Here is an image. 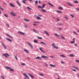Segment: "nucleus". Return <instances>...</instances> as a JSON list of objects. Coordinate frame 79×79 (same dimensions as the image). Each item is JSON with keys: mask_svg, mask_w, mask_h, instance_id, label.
Returning <instances> with one entry per match:
<instances>
[{"mask_svg": "<svg viewBox=\"0 0 79 79\" xmlns=\"http://www.w3.org/2000/svg\"><path fill=\"white\" fill-rule=\"evenodd\" d=\"M45 4H44L43 5V6H38V7L39 8H41V9H43V8H45Z\"/></svg>", "mask_w": 79, "mask_h": 79, "instance_id": "f257e3e1", "label": "nucleus"}, {"mask_svg": "<svg viewBox=\"0 0 79 79\" xmlns=\"http://www.w3.org/2000/svg\"><path fill=\"white\" fill-rule=\"evenodd\" d=\"M52 46L53 47V48H56V49H58V47L55 46V44L54 43L52 44Z\"/></svg>", "mask_w": 79, "mask_h": 79, "instance_id": "f03ea898", "label": "nucleus"}, {"mask_svg": "<svg viewBox=\"0 0 79 79\" xmlns=\"http://www.w3.org/2000/svg\"><path fill=\"white\" fill-rule=\"evenodd\" d=\"M3 56H4L6 58H8V56H10V55L8 54L7 53H5L3 55Z\"/></svg>", "mask_w": 79, "mask_h": 79, "instance_id": "7ed1b4c3", "label": "nucleus"}, {"mask_svg": "<svg viewBox=\"0 0 79 79\" xmlns=\"http://www.w3.org/2000/svg\"><path fill=\"white\" fill-rule=\"evenodd\" d=\"M10 14H11V15H12V16H16V14H15V13H14V12H10Z\"/></svg>", "mask_w": 79, "mask_h": 79, "instance_id": "20e7f679", "label": "nucleus"}, {"mask_svg": "<svg viewBox=\"0 0 79 79\" xmlns=\"http://www.w3.org/2000/svg\"><path fill=\"white\" fill-rule=\"evenodd\" d=\"M27 44L28 45H29V46H30V47H31L32 49H33V46L31 43H27Z\"/></svg>", "mask_w": 79, "mask_h": 79, "instance_id": "39448f33", "label": "nucleus"}, {"mask_svg": "<svg viewBox=\"0 0 79 79\" xmlns=\"http://www.w3.org/2000/svg\"><path fill=\"white\" fill-rule=\"evenodd\" d=\"M48 4L51 6H52V7H55V6H54L52 4V3L48 2Z\"/></svg>", "mask_w": 79, "mask_h": 79, "instance_id": "423d86ee", "label": "nucleus"}, {"mask_svg": "<svg viewBox=\"0 0 79 79\" xmlns=\"http://www.w3.org/2000/svg\"><path fill=\"white\" fill-rule=\"evenodd\" d=\"M18 32L19 34H21L22 35H25V34H24V33L21 31H18Z\"/></svg>", "mask_w": 79, "mask_h": 79, "instance_id": "0eeeda50", "label": "nucleus"}, {"mask_svg": "<svg viewBox=\"0 0 79 79\" xmlns=\"http://www.w3.org/2000/svg\"><path fill=\"white\" fill-rule=\"evenodd\" d=\"M35 59H37L38 60H42V58L39 56H37L35 58Z\"/></svg>", "mask_w": 79, "mask_h": 79, "instance_id": "6e6552de", "label": "nucleus"}, {"mask_svg": "<svg viewBox=\"0 0 79 79\" xmlns=\"http://www.w3.org/2000/svg\"><path fill=\"white\" fill-rule=\"evenodd\" d=\"M24 75L26 78H27V79H29V77L27 75V74L26 73H24Z\"/></svg>", "mask_w": 79, "mask_h": 79, "instance_id": "1a4fd4ad", "label": "nucleus"}, {"mask_svg": "<svg viewBox=\"0 0 79 79\" xmlns=\"http://www.w3.org/2000/svg\"><path fill=\"white\" fill-rule=\"evenodd\" d=\"M10 6H11V7H15V5H14L12 3H10Z\"/></svg>", "mask_w": 79, "mask_h": 79, "instance_id": "9d476101", "label": "nucleus"}, {"mask_svg": "<svg viewBox=\"0 0 79 79\" xmlns=\"http://www.w3.org/2000/svg\"><path fill=\"white\" fill-rule=\"evenodd\" d=\"M36 19H38V20H42V19L41 18H40L39 16L36 17Z\"/></svg>", "mask_w": 79, "mask_h": 79, "instance_id": "9b49d317", "label": "nucleus"}, {"mask_svg": "<svg viewBox=\"0 0 79 79\" xmlns=\"http://www.w3.org/2000/svg\"><path fill=\"white\" fill-rule=\"evenodd\" d=\"M33 31L34 32H35V33H39V31L35 29H33Z\"/></svg>", "mask_w": 79, "mask_h": 79, "instance_id": "f8f14e48", "label": "nucleus"}, {"mask_svg": "<svg viewBox=\"0 0 79 79\" xmlns=\"http://www.w3.org/2000/svg\"><path fill=\"white\" fill-rule=\"evenodd\" d=\"M2 46H3V47H4V48L5 49H6V47L5 46V44H4V43H2Z\"/></svg>", "mask_w": 79, "mask_h": 79, "instance_id": "ddd939ff", "label": "nucleus"}, {"mask_svg": "<svg viewBox=\"0 0 79 79\" xmlns=\"http://www.w3.org/2000/svg\"><path fill=\"white\" fill-rule=\"evenodd\" d=\"M60 57H64V58H66V56H64V55H60Z\"/></svg>", "mask_w": 79, "mask_h": 79, "instance_id": "4468645a", "label": "nucleus"}, {"mask_svg": "<svg viewBox=\"0 0 79 79\" xmlns=\"http://www.w3.org/2000/svg\"><path fill=\"white\" fill-rule=\"evenodd\" d=\"M44 33H45V34H47V35H48V36H49V34H48V32H47V31H44Z\"/></svg>", "mask_w": 79, "mask_h": 79, "instance_id": "2eb2a0df", "label": "nucleus"}, {"mask_svg": "<svg viewBox=\"0 0 79 79\" xmlns=\"http://www.w3.org/2000/svg\"><path fill=\"white\" fill-rule=\"evenodd\" d=\"M39 49H40V51H41V52H42L43 53H45V52L42 50V48H39Z\"/></svg>", "mask_w": 79, "mask_h": 79, "instance_id": "dca6fc26", "label": "nucleus"}, {"mask_svg": "<svg viewBox=\"0 0 79 79\" xmlns=\"http://www.w3.org/2000/svg\"><path fill=\"white\" fill-rule=\"evenodd\" d=\"M28 75L30 76L31 77L32 79H34V76H33L31 74L29 73H28Z\"/></svg>", "mask_w": 79, "mask_h": 79, "instance_id": "f3484780", "label": "nucleus"}, {"mask_svg": "<svg viewBox=\"0 0 79 79\" xmlns=\"http://www.w3.org/2000/svg\"><path fill=\"white\" fill-rule=\"evenodd\" d=\"M34 42L36 44H37V43H38V40H34Z\"/></svg>", "mask_w": 79, "mask_h": 79, "instance_id": "a211bd4d", "label": "nucleus"}, {"mask_svg": "<svg viewBox=\"0 0 79 79\" xmlns=\"http://www.w3.org/2000/svg\"><path fill=\"white\" fill-rule=\"evenodd\" d=\"M24 51L26 52V53H29V51L27 49H24Z\"/></svg>", "mask_w": 79, "mask_h": 79, "instance_id": "6ab92c4d", "label": "nucleus"}, {"mask_svg": "<svg viewBox=\"0 0 79 79\" xmlns=\"http://www.w3.org/2000/svg\"><path fill=\"white\" fill-rule=\"evenodd\" d=\"M16 2L17 3V4L19 5V6H21V4H20V3H19V2L18 1H17Z\"/></svg>", "mask_w": 79, "mask_h": 79, "instance_id": "aec40b11", "label": "nucleus"}, {"mask_svg": "<svg viewBox=\"0 0 79 79\" xmlns=\"http://www.w3.org/2000/svg\"><path fill=\"white\" fill-rule=\"evenodd\" d=\"M50 66H52V67H56V65H54L53 64H50Z\"/></svg>", "mask_w": 79, "mask_h": 79, "instance_id": "412c9836", "label": "nucleus"}, {"mask_svg": "<svg viewBox=\"0 0 79 79\" xmlns=\"http://www.w3.org/2000/svg\"><path fill=\"white\" fill-rule=\"evenodd\" d=\"M6 39H7L8 40H9V41H10V42H12V40L9 38H6Z\"/></svg>", "mask_w": 79, "mask_h": 79, "instance_id": "4be33fe9", "label": "nucleus"}, {"mask_svg": "<svg viewBox=\"0 0 79 79\" xmlns=\"http://www.w3.org/2000/svg\"><path fill=\"white\" fill-rule=\"evenodd\" d=\"M27 0H23L22 2L23 3H24L25 4H26V3L25 1H27Z\"/></svg>", "mask_w": 79, "mask_h": 79, "instance_id": "5701e85b", "label": "nucleus"}, {"mask_svg": "<svg viewBox=\"0 0 79 79\" xmlns=\"http://www.w3.org/2000/svg\"><path fill=\"white\" fill-rule=\"evenodd\" d=\"M73 3H79V2L77 1H74Z\"/></svg>", "mask_w": 79, "mask_h": 79, "instance_id": "b1692460", "label": "nucleus"}, {"mask_svg": "<svg viewBox=\"0 0 79 79\" xmlns=\"http://www.w3.org/2000/svg\"><path fill=\"white\" fill-rule=\"evenodd\" d=\"M41 10L43 11V12H47V11L44 9H41Z\"/></svg>", "mask_w": 79, "mask_h": 79, "instance_id": "393cba45", "label": "nucleus"}, {"mask_svg": "<svg viewBox=\"0 0 79 79\" xmlns=\"http://www.w3.org/2000/svg\"><path fill=\"white\" fill-rule=\"evenodd\" d=\"M6 35L8 37H10V38L12 37V36L10 35H8V34H6Z\"/></svg>", "mask_w": 79, "mask_h": 79, "instance_id": "a878e982", "label": "nucleus"}, {"mask_svg": "<svg viewBox=\"0 0 79 79\" xmlns=\"http://www.w3.org/2000/svg\"><path fill=\"white\" fill-rule=\"evenodd\" d=\"M40 43L42 44H44V45H46V44L43 42H41Z\"/></svg>", "mask_w": 79, "mask_h": 79, "instance_id": "bb28decb", "label": "nucleus"}, {"mask_svg": "<svg viewBox=\"0 0 79 79\" xmlns=\"http://www.w3.org/2000/svg\"><path fill=\"white\" fill-rule=\"evenodd\" d=\"M24 21H26L27 22H29V20H27V19H24Z\"/></svg>", "mask_w": 79, "mask_h": 79, "instance_id": "cd10ccee", "label": "nucleus"}, {"mask_svg": "<svg viewBox=\"0 0 79 79\" xmlns=\"http://www.w3.org/2000/svg\"><path fill=\"white\" fill-rule=\"evenodd\" d=\"M27 8H28V10H32V9H31V8H30L29 7V6H27Z\"/></svg>", "mask_w": 79, "mask_h": 79, "instance_id": "c85d7f7f", "label": "nucleus"}, {"mask_svg": "<svg viewBox=\"0 0 79 79\" xmlns=\"http://www.w3.org/2000/svg\"><path fill=\"white\" fill-rule=\"evenodd\" d=\"M73 33L74 34H76V35H78V34L77 33V32H76V31H74L73 32Z\"/></svg>", "mask_w": 79, "mask_h": 79, "instance_id": "c756f323", "label": "nucleus"}, {"mask_svg": "<svg viewBox=\"0 0 79 79\" xmlns=\"http://www.w3.org/2000/svg\"><path fill=\"white\" fill-rule=\"evenodd\" d=\"M67 4H68V5H70V6H73L72 5H71V4H70V3L69 2H67Z\"/></svg>", "mask_w": 79, "mask_h": 79, "instance_id": "7c9ffc66", "label": "nucleus"}, {"mask_svg": "<svg viewBox=\"0 0 79 79\" xmlns=\"http://www.w3.org/2000/svg\"><path fill=\"white\" fill-rule=\"evenodd\" d=\"M59 10H63V8L61 7H59Z\"/></svg>", "mask_w": 79, "mask_h": 79, "instance_id": "2f4dec72", "label": "nucleus"}, {"mask_svg": "<svg viewBox=\"0 0 79 79\" xmlns=\"http://www.w3.org/2000/svg\"><path fill=\"white\" fill-rule=\"evenodd\" d=\"M60 37H61L62 39H64V40L65 39V38H64V36H62V35H61Z\"/></svg>", "mask_w": 79, "mask_h": 79, "instance_id": "473e14b6", "label": "nucleus"}, {"mask_svg": "<svg viewBox=\"0 0 79 79\" xmlns=\"http://www.w3.org/2000/svg\"><path fill=\"white\" fill-rule=\"evenodd\" d=\"M4 16L6 18H8V15H7L6 14H5Z\"/></svg>", "mask_w": 79, "mask_h": 79, "instance_id": "72a5a7b5", "label": "nucleus"}, {"mask_svg": "<svg viewBox=\"0 0 79 79\" xmlns=\"http://www.w3.org/2000/svg\"><path fill=\"white\" fill-rule=\"evenodd\" d=\"M70 56H73V57H74L75 56L73 54H70Z\"/></svg>", "mask_w": 79, "mask_h": 79, "instance_id": "f704fd0d", "label": "nucleus"}, {"mask_svg": "<svg viewBox=\"0 0 79 79\" xmlns=\"http://www.w3.org/2000/svg\"><path fill=\"white\" fill-rule=\"evenodd\" d=\"M73 68H75V69H78V68H77V67H75L74 66H73Z\"/></svg>", "mask_w": 79, "mask_h": 79, "instance_id": "c9c22d12", "label": "nucleus"}, {"mask_svg": "<svg viewBox=\"0 0 79 79\" xmlns=\"http://www.w3.org/2000/svg\"><path fill=\"white\" fill-rule=\"evenodd\" d=\"M5 68H6V69H10V67H7V66H6Z\"/></svg>", "mask_w": 79, "mask_h": 79, "instance_id": "e433bc0d", "label": "nucleus"}, {"mask_svg": "<svg viewBox=\"0 0 79 79\" xmlns=\"http://www.w3.org/2000/svg\"><path fill=\"white\" fill-rule=\"evenodd\" d=\"M54 35H56V36H59V35H58L56 33H55Z\"/></svg>", "mask_w": 79, "mask_h": 79, "instance_id": "4c0bfd02", "label": "nucleus"}, {"mask_svg": "<svg viewBox=\"0 0 79 79\" xmlns=\"http://www.w3.org/2000/svg\"><path fill=\"white\" fill-rule=\"evenodd\" d=\"M45 56H42L41 58H45Z\"/></svg>", "mask_w": 79, "mask_h": 79, "instance_id": "58836bf2", "label": "nucleus"}, {"mask_svg": "<svg viewBox=\"0 0 79 79\" xmlns=\"http://www.w3.org/2000/svg\"><path fill=\"white\" fill-rule=\"evenodd\" d=\"M56 11H57V12H58V13H61V12L60 11H59L58 10H56Z\"/></svg>", "mask_w": 79, "mask_h": 79, "instance_id": "ea45409f", "label": "nucleus"}, {"mask_svg": "<svg viewBox=\"0 0 79 79\" xmlns=\"http://www.w3.org/2000/svg\"><path fill=\"white\" fill-rule=\"evenodd\" d=\"M74 42H75V41H71V44H73V43H74Z\"/></svg>", "mask_w": 79, "mask_h": 79, "instance_id": "a19ab883", "label": "nucleus"}, {"mask_svg": "<svg viewBox=\"0 0 79 79\" xmlns=\"http://www.w3.org/2000/svg\"><path fill=\"white\" fill-rule=\"evenodd\" d=\"M64 18H65V19H67V20H68V17H65Z\"/></svg>", "mask_w": 79, "mask_h": 79, "instance_id": "79ce46f5", "label": "nucleus"}, {"mask_svg": "<svg viewBox=\"0 0 79 79\" xmlns=\"http://www.w3.org/2000/svg\"><path fill=\"white\" fill-rule=\"evenodd\" d=\"M44 58H48V57L45 56L44 57Z\"/></svg>", "mask_w": 79, "mask_h": 79, "instance_id": "37998d69", "label": "nucleus"}, {"mask_svg": "<svg viewBox=\"0 0 79 79\" xmlns=\"http://www.w3.org/2000/svg\"><path fill=\"white\" fill-rule=\"evenodd\" d=\"M70 16H71V17H72V18H74V16L73 15H70Z\"/></svg>", "mask_w": 79, "mask_h": 79, "instance_id": "c03bdc74", "label": "nucleus"}, {"mask_svg": "<svg viewBox=\"0 0 79 79\" xmlns=\"http://www.w3.org/2000/svg\"><path fill=\"white\" fill-rule=\"evenodd\" d=\"M38 16H40V17H42V15H38Z\"/></svg>", "mask_w": 79, "mask_h": 79, "instance_id": "a18cd8bd", "label": "nucleus"}, {"mask_svg": "<svg viewBox=\"0 0 79 79\" xmlns=\"http://www.w3.org/2000/svg\"><path fill=\"white\" fill-rule=\"evenodd\" d=\"M36 24H40V22H36Z\"/></svg>", "mask_w": 79, "mask_h": 79, "instance_id": "49530a36", "label": "nucleus"}, {"mask_svg": "<svg viewBox=\"0 0 79 79\" xmlns=\"http://www.w3.org/2000/svg\"><path fill=\"white\" fill-rule=\"evenodd\" d=\"M75 61H76V62H77V63H79V60H76Z\"/></svg>", "mask_w": 79, "mask_h": 79, "instance_id": "de8ad7c7", "label": "nucleus"}, {"mask_svg": "<svg viewBox=\"0 0 79 79\" xmlns=\"http://www.w3.org/2000/svg\"><path fill=\"white\" fill-rule=\"evenodd\" d=\"M38 3V1H35V4H37Z\"/></svg>", "mask_w": 79, "mask_h": 79, "instance_id": "09e8293b", "label": "nucleus"}, {"mask_svg": "<svg viewBox=\"0 0 79 79\" xmlns=\"http://www.w3.org/2000/svg\"><path fill=\"white\" fill-rule=\"evenodd\" d=\"M10 71H14V70L13 69H10Z\"/></svg>", "mask_w": 79, "mask_h": 79, "instance_id": "8fccbe9b", "label": "nucleus"}, {"mask_svg": "<svg viewBox=\"0 0 79 79\" xmlns=\"http://www.w3.org/2000/svg\"><path fill=\"white\" fill-rule=\"evenodd\" d=\"M39 74L40 75V76H43V74L39 73Z\"/></svg>", "mask_w": 79, "mask_h": 79, "instance_id": "3c124183", "label": "nucleus"}, {"mask_svg": "<svg viewBox=\"0 0 79 79\" xmlns=\"http://www.w3.org/2000/svg\"><path fill=\"white\" fill-rule=\"evenodd\" d=\"M1 77L3 79H5V78L4 77H3V76H1Z\"/></svg>", "mask_w": 79, "mask_h": 79, "instance_id": "603ef678", "label": "nucleus"}, {"mask_svg": "<svg viewBox=\"0 0 79 79\" xmlns=\"http://www.w3.org/2000/svg\"><path fill=\"white\" fill-rule=\"evenodd\" d=\"M61 63L63 64H64V62L61 61Z\"/></svg>", "mask_w": 79, "mask_h": 79, "instance_id": "864d4df0", "label": "nucleus"}, {"mask_svg": "<svg viewBox=\"0 0 79 79\" xmlns=\"http://www.w3.org/2000/svg\"><path fill=\"white\" fill-rule=\"evenodd\" d=\"M38 38L39 39H42V38L41 37H38Z\"/></svg>", "mask_w": 79, "mask_h": 79, "instance_id": "5fc2aeb1", "label": "nucleus"}, {"mask_svg": "<svg viewBox=\"0 0 79 79\" xmlns=\"http://www.w3.org/2000/svg\"><path fill=\"white\" fill-rule=\"evenodd\" d=\"M72 71H75V72H76V70L74 69H72Z\"/></svg>", "mask_w": 79, "mask_h": 79, "instance_id": "6e6d98bb", "label": "nucleus"}, {"mask_svg": "<svg viewBox=\"0 0 79 79\" xmlns=\"http://www.w3.org/2000/svg\"><path fill=\"white\" fill-rule=\"evenodd\" d=\"M0 9H1L2 10H3V9L2 8V7H1L0 6Z\"/></svg>", "mask_w": 79, "mask_h": 79, "instance_id": "4d7b16f0", "label": "nucleus"}, {"mask_svg": "<svg viewBox=\"0 0 79 79\" xmlns=\"http://www.w3.org/2000/svg\"><path fill=\"white\" fill-rule=\"evenodd\" d=\"M22 65H26V64L24 63L22 64Z\"/></svg>", "mask_w": 79, "mask_h": 79, "instance_id": "13d9d810", "label": "nucleus"}, {"mask_svg": "<svg viewBox=\"0 0 79 79\" xmlns=\"http://www.w3.org/2000/svg\"><path fill=\"white\" fill-rule=\"evenodd\" d=\"M76 10H78V11H79V8H77L76 9Z\"/></svg>", "mask_w": 79, "mask_h": 79, "instance_id": "bf43d9fd", "label": "nucleus"}, {"mask_svg": "<svg viewBox=\"0 0 79 79\" xmlns=\"http://www.w3.org/2000/svg\"><path fill=\"white\" fill-rule=\"evenodd\" d=\"M15 59H16V60H18V58H17V57H16V56H15Z\"/></svg>", "mask_w": 79, "mask_h": 79, "instance_id": "052dcab7", "label": "nucleus"}, {"mask_svg": "<svg viewBox=\"0 0 79 79\" xmlns=\"http://www.w3.org/2000/svg\"><path fill=\"white\" fill-rule=\"evenodd\" d=\"M44 64H45V65H46V66H48L47 64H46V63H44Z\"/></svg>", "mask_w": 79, "mask_h": 79, "instance_id": "680f3d73", "label": "nucleus"}, {"mask_svg": "<svg viewBox=\"0 0 79 79\" xmlns=\"http://www.w3.org/2000/svg\"><path fill=\"white\" fill-rule=\"evenodd\" d=\"M57 20L58 21H60V19H57Z\"/></svg>", "mask_w": 79, "mask_h": 79, "instance_id": "e2e57ef3", "label": "nucleus"}, {"mask_svg": "<svg viewBox=\"0 0 79 79\" xmlns=\"http://www.w3.org/2000/svg\"><path fill=\"white\" fill-rule=\"evenodd\" d=\"M4 4H5V5H7V4H6V2L4 3Z\"/></svg>", "mask_w": 79, "mask_h": 79, "instance_id": "0e129e2a", "label": "nucleus"}, {"mask_svg": "<svg viewBox=\"0 0 79 79\" xmlns=\"http://www.w3.org/2000/svg\"><path fill=\"white\" fill-rule=\"evenodd\" d=\"M33 25H34V26H36V24L34 23L33 24Z\"/></svg>", "mask_w": 79, "mask_h": 79, "instance_id": "69168bd1", "label": "nucleus"}, {"mask_svg": "<svg viewBox=\"0 0 79 79\" xmlns=\"http://www.w3.org/2000/svg\"><path fill=\"white\" fill-rule=\"evenodd\" d=\"M75 45L76 47H77V44H75Z\"/></svg>", "mask_w": 79, "mask_h": 79, "instance_id": "338daca9", "label": "nucleus"}, {"mask_svg": "<svg viewBox=\"0 0 79 79\" xmlns=\"http://www.w3.org/2000/svg\"><path fill=\"white\" fill-rule=\"evenodd\" d=\"M58 24H59V25H62V24L61 23H58Z\"/></svg>", "mask_w": 79, "mask_h": 79, "instance_id": "774afa93", "label": "nucleus"}]
</instances>
